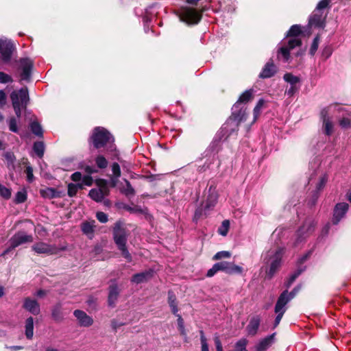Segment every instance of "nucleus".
Wrapping results in <instances>:
<instances>
[{
  "label": "nucleus",
  "instance_id": "f257e3e1",
  "mask_svg": "<svg viewBox=\"0 0 351 351\" xmlns=\"http://www.w3.org/2000/svg\"><path fill=\"white\" fill-rule=\"evenodd\" d=\"M253 98V90H245L232 107V114L223 125L222 131L228 135L237 130L241 121L245 119V110L240 108L241 104H246Z\"/></svg>",
  "mask_w": 351,
  "mask_h": 351
},
{
  "label": "nucleus",
  "instance_id": "f03ea898",
  "mask_svg": "<svg viewBox=\"0 0 351 351\" xmlns=\"http://www.w3.org/2000/svg\"><path fill=\"white\" fill-rule=\"evenodd\" d=\"M301 34V28L300 25H293L291 27L287 32V37H289L287 43H283L278 51V58L282 59L284 62H287L290 58V51L297 46L301 45V40L298 36Z\"/></svg>",
  "mask_w": 351,
  "mask_h": 351
},
{
  "label": "nucleus",
  "instance_id": "7ed1b4c3",
  "mask_svg": "<svg viewBox=\"0 0 351 351\" xmlns=\"http://www.w3.org/2000/svg\"><path fill=\"white\" fill-rule=\"evenodd\" d=\"M285 251V247H279L269 250L264 256V267H265L267 278L271 279L280 267Z\"/></svg>",
  "mask_w": 351,
  "mask_h": 351
},
{
  "label": "nucleus",
  "instance_id": "20e7f679",
  "mask_svg": "<svg viewBox=\"0 0 351 351\" xmlns=\"http://www.w3.org/2000/svg\"><path fill=\"white\" fill-rule=\"evenodd\" d=\"M112 234L114 241L117 248L121 252V255L128 262H131L132 261V257L126 246L128 237V232L126 230V229L123 227V225L121 222L117 221L115 223L114 226L113 228Z\"/></svg>",
  "mask_w": 351,
  "mask_h": 351
},
{
  "label": "nucleus",
  "instance_id": "39448f33",
  "mask_svg": "<svg viewBox=\"0 0 351 351\" xmlns=\"http://www.w3.org/2000/svg\"><path fill=\"white\" fill-rule=\"evenodd\" d=\"M300 290V287H295L291 292L284 291L279 296L275 306L274 311L277 314L274 322V326L276 327L280 322L283 315L287 311L286 305L296 295Z\"/></svg>",
  "mask_w": 351,
  "mask_h": 351
},
{
  "label": "nucleus",
  "instance_id": "423d86ee",
  "mask_svg": "<svg viewBox=\"0 0 351 351\" xmlns=\"http://www.w3.org/2000/svg\"><path fill=\"white\" fill-rule=\"evenodd\" d=\"M91 140L95 148L99 149L107 146L110 151L114 149V138L104 128L97 127L94 129Z\"/></svg>",
  "mask_w": 351,
  "mask_h": 351
},
{
  "label": "nucleus",
  "instance_id": "0eeeda50",
  "mask_svg": "<svg viewBox=\"0 0 351 351\" xmlns=\"http://www.w3.org/2000/svg\"><path fill=\"white\" fill-rule=\"evenodd\" d=\"M34 239L32 234H27L25 231L21 230L16 232L10 239L12 248H16L18 246L32 243Z\"/></svg>",
  "mask_w": 351,
  "mask_h": 351
},
{
  "label": "nucleus",
  "instance_id": "6e6552de",
  "mask_svg": "<svg viewBox=\"0 0 351 351\" xmlns=\"http://www.w3.org/2000/svg\"><path fill=\"white\" fill-rule=\"evenodd\" d=\"M180 18L182 21L188 24H197L200 21L202 15L196 10L186 8L183 10Z\"/></svg>",
  "mask_w": 351,
  "mask_h": 351
},
{
  "label": "nucleus",
  "instance_id": "1a4fd4ad",
  "mask_svg": "<svg viewBox=\"0 0 351 351\" xmlns=\"http://www.w3.org/2000/svg\"><path fill=\"white\" fill-rule=\"evenodd\" d=\"M321 118L323 122L322 128L324 133L330 136L333 132V123L331 117L329 116L328 108H325L321 111Z\"/></svg>",
  "mask_w": 351,
  "mask_h": 351
},
{
  "label": "nucleus",
  "instance_id": "9d476101",
  "mask_svg": "<svg viewBox=\"0 0 351 351\" xmlns=\"http://www.w3.org/2000/svg\"><path fill=\"white\" fill-rule=\"evenodd\" d=\"M14 50L13 43L7 39H0V53L3 61L10 60Z\"/></svg>",
  "mask_w": 351,
  "mask_h": 351
},
{
  "label": "nucleus",
  "instance_id": "9b49d317",
  "mask_svg": "<svg viewBox=\"0 0 351 351\" xmlns=\"http://www.w3.org/2000/svg\"><path fill=\"white\" fill-rule=\"evenodd\" d=\"M219 271H223L228 274H241L243 268L232 263L221 261L216 263Z\"/></svg>",
  "mask_w": 351,
  "mask_h": 351
},
{
  "label": "nucleus",
  "instance_id": "f8f14e48",
  "mask_svg": "<svg viewBox=\"0 0 351 351\" xmlns=\"http://www.w3.org/2000/svg\"><path fill=\"white\" fill-rule=\"evenodd\" d=\"M315 223L313 220L307 219L303 226L298 230V242L300 241L303 238H305L313 232L315 229Z\"/></svg>",
  "mask_w": 351,
  "mask_h": 351
},
{
  "label": "nucleus",
  "instance_id": "ddd939ff",
  "mask_svg": "<svg viewBox=\"0 0 351 351\" xmlns=\"http://www.w3.org/2000/svg\"><path fill=\"white\" fill-rule=\"evenodd\" d=\"M33 62L29 58H23L20 60V68L22 70L21 80H28L31 76V71Z\"/></svg>",
  "mask_w": 351,
  "mask_h": 351
},
{
  "label": "nucleus",
  "instance_id": "4468645a",
  "mask_svg": "<svg viewBox=\"0 0 351 351\" xmlns=\"http://www.w3.org/2000/svg\"><path fill=\"white\" fill-rule=\"evenodd\" d=\"M32 250L35 252V253L40 254H52L55 252V247L49 245L47 243L44 242H38L34 243L32 246Z\"/></svg>",
  "mask_w": 351,
  "mask_h": 351
},
{
  "label": "nucleus",
  "instance_id": "2eb2a0df",
  "mask_svg": "<svg viewBox=\"0 0 351 351\" xmlns=\"http://www.w3.org/2000/svg\"><path fill=\"white\" fill-rule=\"evenodd\" d=\"M74 316L77 318L79 324L81 326L88 327L93 324V318L88 315L84 311L81 310H75L73 312Z\"/></svg>",
  "mask_w": 351,
  "mask_h": 351
},
{
  "label": "nucleus",
  "instance_id": "dca6fc26",
  "mask_svg": "<svg viewBox=\"0 0 351 351\" xmlns=\"http://www.w3.org/2000/svg\"><path fill=\"white\" fill-rule=\"evenodd\" d=\"M348 204L343 202L337 204L334 210V215L332 222L334 224H337L339 221L344 217L348 209Z\"/></svg>",
  "mask_w": 351,
  "mask_h": 351
},
{
  "label": "nucleus",
  "instance_id": "f3484780",
  "mask_svg": "<svg viewBox=\"0 0 351 351\" xmlns=\"http://www.w3.org/2000/svg\"><path fill=\"white\" fill-rule=\"evenodd\" d=\"M154 271L152 269L134 274L131 281L136 284L146 282L154 276Z\"/></svg>",
  "mask_w": 351,
  "mask_h": 351
},
{
  "label": "nucleus",
  "instance_id": "a211bd4d",
  "mask_svg": "<svg viewBox=\"0 0 351 351\" xmlns=\"http://www.w3.org/2000/svg\"><path fill=\"white\" fill-rule=\"evenodd\" d=\"M326 16H324L323 12H318L315 10L309 19V25L311 27H324Z\"/></svg>",
  "mask_w": 351,
  "mask_h": 351
},
{
  "label": "nucleus",
  "instance_id": "6ab92c4d",
  "mask_svg": "<svg viewBox=\"0 0 351 351\" xmlns=\"http://www.w3.org/2000/svg\"><path fill=\"white\" fill-rule=\"evenodd\" d=\"M23 308L33 315H37L40 313V305L36 300L26 298L24 300Z\"/></svg>",
  "mask_w": 351,
  "mask_h": 351
},
{
  "label": "nucleus",
  "instance_id": "aec40b11",
  "mask_svg": "<svg viewBox=\"0 0 351 351\" xmlns=\"http://www.w3.org/2000/svg\"><path fill=\"white\" fill-rule=\"evenodd\" d=\"M108 193L109 191L106 187L93 189L89 191V196L95 202H99L104 199L105 196L108 195Z\"/></svg>",
  "mask_w": 351,
  "mask_h": 351
},
{
  "label": "nucleus",
  "instance_id": "412c9836",
  "mask_svg": "<svg viewBox=\"0 0 351 351\" xmlns=\"http://www.w3.org/2000/svg\"><path fill=\"white\" fill-rule=\"evenodd\" d=\"M16 94L19 104L27 106L29 101V93L27 88H22L19 90L13 91L10 95Z\"/></svg>",
  "mask_w": 351,
  "mask_h": 351
},
{
  "label": "nucleus",
  "instance_id": "4be33fe9",
  "mask_svg": "<svg viewBox=\"0 0 351 351\" xmlns=\"http://www.w3.org/2000/svg\"><path fill=\"white\" fill-rule=\"evenodd\" d=\"M95 221H85L81 225V229L82 232L86 234L88 238L92 239L94 236Z\"/></svg>",
  "mask_w": 351,
  "mask_h": 351
},
{
  "label": "nucleus",
  "instance_id": "5701e85b",
  "mask_svg": "<svg viewBox=\"0 0 351 351\" xmlns=\"http://www.w3.org/2000/svg\"><path fill=\"white\" fill-rule=\"evenodd\" d=\"M261 319L258 316L253 317L247 326V330L250 335H255L260 326Z\"/></svg>",
  "mask_w": 351,
  "mask_h": 351
},
{
  "label": "nucleus",
  "instance_id": "b1692460",
  "mask_svg": "<svg viewBox=\"0 0 351 351\" xmlns=\"http://www.w3.org/2000/svg\"><path fill=\"white\" fill-rule=\"evenodd\" d=\"M119 294V291L118 287L116 285H113L110 287L109 294L108 298V305L111 307H114L115 306V303L117 300L118 296Z\"/></svg>",
  "mask_w": 351,
  "mask_h": 351
},
{
  "label": "nucleus",
  "instance_id": "393cba45",
  "mask_svg": "<svg viewBox=\"0 0 351 351\" xmlns=\"http://www.w3.org/2000/svg\"><path fill=\"white\" fill-rule=\"evenodd\" d=\"M40 193L43 197L47 199L60 197L62 195L61 192L50 187L40 189Z\"/></svg>",
  "mask_w": 351,
  "mask_h": 351
},
{
  "label": "nucleus",
  "instance_id": "a878e982",
  "mask_svg": "<svg viewBox=\"0 0 351 351\" xmlns=\"http://www.w3.org/2000/svg\"><path fill=\"white\" fill-rule=\"evenodd\" d=\"M274 334L269 335L261 341L256 346V351H265L271 346L273 343Z\"/></svg>",
  "mask_w": 351,
  "mask_h": 351
},
{
  "label": "nucleus",
  "instance_id": "bb28decb",
  "mask_svg": "<svg viewBox=\"0 0 351 351\" xmlns=\"http://www.w3.org/2000/svg\"><path fill=\"white\" fill-rule=\"evenodd\" d=\"M276 72V68L272 62H268L262 72L260 73V77L262 78L271 77Z\"/></svg>",
  "mask_w": 351,
  "mask_h": 351
},
{
  "label": "nucleus",
  "instance_id": "cd10ccee",
  "mask_svg": "<svg viewBox=\"0 0 351 351\" xmlns=\"http://www.w3.org/2000/svg\"><path fill=\"white\" fill-rule=\"evenodd\" d=\"M123 180L125 183V186H123L120 189L121 192L128 197H134L135 195L134 189L132 186L130 182L128 180L124 179Z\"/></svg>",
  "mask_w": 351,
  "mask_h": 351
},
{
  "label": "nucleus",
  "instance_id": "c85d7f7f",
  "mask_svg": "<svg viewBox=\"0 0 351 351\" xmlns=\"http://www.w3.org/2000/svg\"><path fill=\"white\" fill-rule=\"evenodd\" d=\"M10 99L12 100V106L14 110L16 115L18 117H20L21 116L22 110L25 108L27 106H23L21 104H19L16 94H13V95H10Z\"/></svg>",
  "mask_w": 351,
  "mask_h": 351
},
{
  "label": "nucleus",
  "instance_id": "c756f323",
  "mask_svg": "<svg viewBox=\"0 0 351 351\" xmlns=\"http://www.w3.org/2000/svg\"><path fill=\"white\" fill-rule=\"evenodd\" d=\"M34 335V319L32 317H28L25 322V335L29 339L33 337Z\"/></svg>",
  "mask_w": 351,
  "mask_h": 351
},
{
  "label": "nucleus",
  "instance_id": "7c9ffc66",
  "mask_svg": "<svg viewBox=\"0 0 351 351\" xmlns=\"http://www.w3.org/2000/svg\"><path fill=\"white\" fill-rule=\"evenodd\" d=\"M168 303L171 308V311L174 315L178 312V308L176 304V298L172 291L168 293Z\"/></svg>",
  "mask_w": 351,
  "mask_h": 351
},
{
  "label": "nucleus",
  "instance_id": "2f4dec72",
  "mask_svg": "<svg viewBox=\"0 0 351 351\" xmlns=\"http://www.w3.org/2000/svg\"><path fill=\"white\" fill-rule=\"evenodd\" d=\"M51 315L56 321H61L63 319L60 304H57L53 308Z\"/></svg>",
  "mask_w": 351,
  "mask_h": 351
},
{
  "label": "nucleus",
  "instance_id": "473e14b6",
  "mask_svg": "<svg viewBox=\"0 0 351 351\" xmlns=\"http://www.w3.org/2000/svg\"><path fill=\"white\" fill-rule=\"evenodd\" d=\"M33 149H34V152L36 154V155L38 157H40V158L43 157V156L44 154V151H45V146H44V143L43 142L38 141V142L34 143Z\"/></svg>",
  "mask_w": 351,
  "mask_h": 351
},
{
  "label": "nucleus",
  "instance_id": "72a5a7b5",
  "mask_svg": "<svg viewBox=\"0 0 351 351\" xmlns=\"http://www.w3.org/2000/svg\"><path fill=\"white\" fill-rule=\"evenodd\" d=\"M247 342L245 338L239 339L234 345L235 351H248L246 349Z\"/></svg>",
  "mask_w": 351,
  "mask_h": 351
},
{
  "label": "nucleus",
  "instance_id": "f704fd0d",
  "mask_svg": "<svg viewBox=\"0 0 351 351\" xmlns=\"http://www.w3.org/2000/svg\"><path fill=\"white\" fill-rule=\"evenodd\" d=\"M230 228V221L228 220L223 221L221 226L218 229V232L221 236H226Z\"/></svg>",
  "mask_w": 351,
  "mask_h": 351
},
{
  "label": "nucleus",
  "instance_id": "c9c22d12",
  "mask_svg": "<svg viewBox=\"0 0 351 351\" xmlns=\"http://www.w3.org/2000/svg\"><path fill=\"white\" fill-rule=\"evenodd\" d=\"M217 196L215 193H211L208 195V199L206 200L205 208L210 209L213 207L217 203Z\"/></svg>",
  "mask_w": 351,
  "mask_h": 351
},
{
  "label": "nucleus",
  "instance_id": "e433bc0d",
  "mask_svg": "<svg viewBox=\"0 0 351 351\" xmlns=\"http://www.w3.org/2000/svg\"><path fill=\"white\" fill-rule=\"evenodd\" d=\"M30 128H31V130L32 132L36 136H41L43 135V130H42V128L40 126V125L36 122V121H33L31 124H30Z\"/></svg>",
  "mask_w": 351,
  "mask_h": 351
},
{
  "label": "nucleus",
  "instance_id": "4c0bfd02",
  "mask_svg": "<svg viewBox=\"0 0 351 351\" xmlns=\"http://www.w3.org/2000/svg\"><path fill=\"white\" fill-rule=\"evenodd\" d=\"M82 184H75L71 183L68 185V195L70 197H73L77 193V191H78V189H82Z\"/></svg>",
  "mask_w": 351,
  "mask_h": 351
},
{
  "label": "nucleus",
  "instance_id": "58836bf2",
  "mask_svg": "<svg viewBox=\"0 0 351 351\" xmlns=\"http://www.w3.org/2000/svg\"><path fill=\"white\" fill-rule=\"evenodd\" d=\"M176 315L178 317V330L180 332V335L186 339V332L185 328H184V320L182 318L180 315L177 313Z\"/></svg>",
  "mask_w": 351,
  "mask_h": 351
},
{
  "label": "nucleus",
  "instance_id": "ea45409f",
  "mask_svg": "<svg viewBox=\"0 0 351 351\" xmlns=\"http://www.w3.org/2000/svg\"><path fill=\"white\" fill-rule=\"evenodd\" d=\"M284 80L290 84V85H297L300 80L297 76L293 75L291 73H286L283 77Z\"/></svg>",
  "mask_w": 351,
  "mask_h": 351
},
{
  "label": "nucleus",
  "instance_id": "a19ab883",
  "mask_svg": "<svg viewBox=\"0 0 351 351\" xmlns=\"http://www.w3.org/2000/svg\"><path fill=\"white\" fill-rule=\"evenodd\" d=\"M3 156L7 161L8 167H12V168H14V161L16 160V158H15L14 154L12 152H8L3 154Z\"/></svg>",
  "mask_w": 351,
  "mask_h": 351
},
{
  "label": "nucleus",
  "instance_id": "79ce46f5",
  "mask_svg": "<svg viewBox=\"0 0 351 351\" xmlns=\"http://www.w3.org/2000/svg\"><path fill=\"white\" fill-rule=\"evenodd\" d=\"M95 162L97 166L100 169H104L108 166L107 160L101 155L98 156L95 158Z\"/></svg>",
  "mask_w": 351,
  "mask_h": 351
},
{
  "label": "nucleus",
  "instance_id": "37998d69",
  "mask_svg": "<svg viewBox=\"0 0 351 351\" xmlns=\"http://www.w3.org/2000/svg\"><path fill=\"white\" fill-rule=\"evenodd\" d=\"M264 104L265 101L263 99H259L258 103L256 104L254 109V121H256L257 117H258Z\"/></svg>",
  "mask_w": 351,
  "mask_h": 351
},
{
  "label": "nucleus",
  "instance_id": "c03bdc74",
  "mask_svg": "<svg viewBox=\"0 0 351 351\" xmlns=\"http://www.w3.org/2000/svg\"><path fill=\"white\" fill-rule=\"evenodd\" d=\"M200 341H201L202 351H209L207 339H206V337L204 336V332L202 330L200 331Z\"/></svg>",
  "mask_w": 351,
  "mask_h": 351
},
{
  "label": "nucleus",
  "instance_id": "a18cd8bd",
  "mask_svg": "<svg viewBox=\"0 0 351 351\" xmlns=\"http://www.w3.org/2000/svg\"><path fill=\"white\" fill-rule=\"evenodd\" d=\"M27 199V194L25 191H19L15 196V202L21 204L24 202Z\"/></svg>",
  "mask_w": 351,
  "mask_h": 351
},
{
  "label": "nucleus",
  "instance_id": "49530a36",
  "mask_svg": "<svg viewBox=\"0 0 351 351\" xmlns=\"http://www.w3.org/2000/svg\"><path fill=\"white\" fill-rule=\"evenodd\" d=\"M0 195L5 199H9L11 197V191L10 189L0 184Z\"/></svg>",
  "mask_w": 351,
  "mask_h": 351
},
{
  "label": "nucleus",
  "instance_id": "de8ad7c7",
  "mask_svg": "<svg viewBox=\"0 0 351 351\" xmlns=\"http://www.w3.org/2000/svg\"><path fill=\"white\" fill-rule=\"evenodd\" d=\"M112 171L113 173V176L118 179L121 176V169L120 166L118 163L114 162L112 165Z\"/></svg>",
  "mask_w": 351,
  "mask_h": 351
},
{
  "label": "nucleus",
  "instance_id": "09e8293b",
  "mask_svg": "<svg viewBox=\"0 0 351 351\" xmlns=\"http://www.w3.org/2000/svg\"><path fill=\"white\" fill-rule=\"evenodd\" d=\"M230 257V253L228 251H221L217 252L214 256V260H219L221 258H228Z\"/></svg>",
  "mask_w": 351,
  "mask_h": 351
},
{
  "label": "nucleus",
  "instance_id": "8fccbe9b",
  "mask_svg": "<svg viewBox=\"0 0 351 351\" xmlns=\"http://www.w3.org/2000/svg\"><path fill=\"white\" fill-rule=\"evenodd\" d=\"M327 180H328V178H327L326 175H324L319 178L318 183L316 184V190L317 191L322 190L324 187V186L327 182Z\"/></svg>",
  "mask_w": 351,
  "mask_h": 351
},
{
  "label": "nucleus",
  "instance_id": "3c124183",
  "mask_svg": "<svg viewBox=\"0 0 351 351\" xmlns=\"http://www.w3.org/2000/svg\"><path fill=\"white\" fill-rule=\"evenodd\" d=\"M8 125L10 131L15 133L18 132L17 121L14 118H11L9 120Z\"/></svg>",
  "mask_w": 351,
  "mask_h": 351
},
{
  "label": "nucleus",
  "instance_id": "603ef678",
  "mask_svg": "<svg viewBox=\"0 0 351 351\" xmlns=\"http://www.w3.org/2000/svg\"><path fill=\"white\" fill-rule=\"evenodd\" d=\"M330 3V0H322L317 5L315 10L318 12H322V10L326 8Z\"/></svg>",
  "mask_w": 351,
  "mask_h": 351
},
{
  "label": "nucleus",
  "instance_id": "864d4df0",
  "mask_svg": "<svg viewBox=\"0 0 351 351\" xmlns=\"http://www.w3.org/2000/svg\"><path fill=\"white\" fill-rule=\"evenodd\" d=\"M12 82V77L3 72H0V83L5 84Z\"/></svg>",
  "mask_w": 351,
  "mask_h": 351
},
{
  "label": "nucleus",
  "instance_id": "5fc2aeb1",
  "mask_svg": "<svg viewBox=\"0 0 351 351\" xmlns=\"http://www.w3.org/2000/svg\"><path fill=\"white\" fill-rule=\"evenodd\" d=\"M96 217L101 223H106L108 220V215L104 212H97Z\"/></svg>",
  "mask_w": 351,
  "mask_h": 351
},
{
  "label": "nucleus",
  "instance_id": "6e6d98bb",
  "mask_svg": "<svg viewBox=\"0 0 351 351\" xmlns=\"http://www.w3.org/2000/svg\"><path fill=\"white\" fill-rule=\"evenodd\" d=\"M298 90L297 85H290V87L286 89L285 94L289 97H292Z\"/></svg>",
  "mask_w": 351,
  "mask_h": 351
},
{
  "label": "nucleus",
  "instance_id": "4d7b16f0",
  "mask_svg": "<svg viewBox=\"0 0 351 351\" xmlns=\"http://www.w3.org/2000/svg\"><path fill=\"white\" fill-rule=\"evenodd\" d=\"M339 125L342 128H350L351 121L348 118H343L339 121Z\"/></svg>",
  "mask_w": 351,
  "mask_h": 351
},
{
  "label": "nucleus",
  "instance_id": "13d9d810",
  "mask_svg": "<svg viewBox=\"0 0 351 351\" xmlns=\"http://www.w3.org/2000/svg\"><path fill=\"white\" fill-rule=\"evenodd\" d=\"M27 174V180L29 182H32L34 180L33 169L31 166H27L25 169Z\"/></svg>",
  "mask_w": 351,
  "mask_h": 351
},
{
  "label": "nucleus",
  "instance_id": "bf43d9fd",
  "mask_svg": "<svg viewBox=\"0 0 351 351\" xmlns=\"http://www.w3.org/2000/svg\"><path fill=\"white\" fill-rule=\"evenodd\" d=\"M319 45V38L318 37H316L314 38L313 43L311 45V49H310V53L313 55L315 51H317Z\"/></svg>",
  "mask_w": 351,
  "mask_h": 351
},
{
  "label": "nucleus",
  "instance_id": "052dcab7",
  "mask_svg": "<svg viewBox=\"0 0 351 351\" xmlns=\"http://www.w3.org/2000/svg\"><path fill=\"white\" fill-rule=\"evenodd\" d=\"M214 341H215L217 351H223L222 344L220 341L219 337L218 335H216L215 336Z\"/></svg>",
  "mask_w": 351,
  "mask_h": 351
},
{
  "label": "nucleus",
  "instance_id": "680f3d73",
  "mask_svg": "<svg viewBox=\"0 0 351 351\" xmlns=\"http://www.w3.org/2000/svg\"><path fill=\"white\" fill-rule=\"evenodd\" d=\"M217 271H219V269H218V267L216 265V263L213 266L212 268H210L208 272H207V274L206 276L208 277H212L213 276Z\"/></svg>",
  "mask_w": 351,
  "mask_h": 351
},
{
  "label": "nucleus",
  "instance_id": "e2e57ef3",
  "mask_svg": "<svg viewBox=\"0 0 351 351\" xmlns=\"http://www.w3.org/2000/svg\"><path fill=\"white\" fill-rule=\"evenodd\" d=\"M81 178H82V174L80 172H75L71 176V179L74 182H77V181L80 180Z\"/></svg>",
  "mask_w": 351,
  "mask_h": 351
},
{
  "label": "nucleus",
  "instance_id": "0e129e2a",
  "mask_svg": "<svg viewBox=\"0 0 351 351\" xmlns=\"http://www.w3.org/2000/svg\"><path fill=\"white\" fill-rule=\"evenodd\" d=\"M6 96L3 90H0V105L3 106L5 103Z\"/></svg>",
  "mask_w": 351,
  "mask_h": 351
},
{
  "label": "nucleus",
  "instance_id": "69168bd1",
  "mask_svg": "<svg viewBox=\"0 0 351 351\" xmlns=\"http://www.w3.org/2000/svg\"><path fill=\"white\" fill-rule=\"evenodd\" d=\"M83 182L84 184L89 186L92 184V179L89 176L84 177Z\"/></svg>",
  "mask_w": 351,
  "mask_h": 351
},
{
  "label": "nucleus",
  "instance_id": "338daca9",
  "mask_svg": "<svg viewBox=\"0 0 351 351\" xmlns=\"http://www.w3.org/2000/svg\"><path fill=\"white\" fill-rule=\"evenodd\" d=\"M112 327L114 330H117V328L122 326V324L117 323L115 320H112L111 322Z\"/></svg>",
  "mask_w": 351,
  "mask_h": 351
},
{
  "label": "nucleus",
  "instance_id": "774afa93",
  "mask_svg": "<svg viewBox=\"0 0 351 351\" xmlns=\"http://www.w3.org/2000/svg\"><path fill=\"white\" fill-rule=\"evenodd\" d=\"M295 280V279L293 277H292V276H291L287 283V288H289Z\"/></svg>",
  "mask_w": 351,
  "mask_h": 351
}]
</instances>
